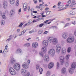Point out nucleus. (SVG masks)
<instances>
[{
  "instance_id": "1",
  "label": "nucleus",
  "mask_w": 76,
  "mask_h": 76,
  "mask_svg": "<svg viewBox=\"0 0 76 76\" xmlns=\"http://www.w3.org/2000/svg\"><path fill=\"white\" fill-rule=\"evenodd\" d=\"M47 41L48 43H51V41H52V42L54 45H56L58 43V40L56 38H49L48 39Z\"/></svg>"
},
{
  "instance_id": "2",
  "label": "nucleus",
  "mask_w": 76,
  "mask_h": 76,
  "mask_svg": "<svg viewBox=\"0 0 76 76\" xmlns=\"http://www.w3.org/2000/svg\"><path fill=\"white\" fill-rule=\"evenodd\" d=\"M30 63H31V60L29 59H28L26 63L25 62L23 64H22V66L23 68H24V69H28V67H29L28 66L29 65Z\"/></svg>"
},
{
  "instance_id": "3",
  "label": "nucleus",
  "mask_w": 76,
  "mask_h": 76,
  "mask_svg": "<svg viewBox=\"0 0 76 76\" xmlns=\"http://www.w3.org/2000/svg\"><path fill=\"white\" fill-rule=\"evenodd\" d=\"M62 37L63 38H74V36L73 35H71L69 37V35L68 34H66V33L64 32L62 34Z\"/></svg>"
},
{
  "instance_id": "4",
  "label": "nucleus",
  "mask_w": 76,
  "mask_h": 76,
  "mask_svg": "<svg viewBox=\"0 0 76 76\" xmlns=\"http://www.w3.org/2000/svg\"><path fill=\"white\" fill-rule=\"evenodd\" d=\"M13 67L16 71H19L20 69V65L19 64H15L13 65Z\"/></svg>"
},
{
  "instance_id": "5",
  "label": "nucleus",
  "mask_w": 76,
  "mask_h": 76,
  "mask_svg": "<svg viewBox=\"0 0 76 76\" xmlns=\"http://www.w3.org/2000/svg\"><path fill=\"white\" fill-rule=\"evenodd\" d=\"M56 53V51L55 50L53 49H51L49 50L48 53L49 54L50 56H53L54 55V54Z\"/></svg>"
},
{
  "instance_id": "6",
  "label": "nucleus",
  "mask_w": 76,
  "mask_h": 76,
  "mask_svg": "<svg viewBox=\"0 0 76 76\" xmlns=\"http://www.w3.org/2000/svg\"><path fill=\"white\" fill-rule=\"evenodd\" d=\"M56 48L57 53H59L60 52V50H61V45H57Z\"/></svg>"
},
{
  "instance_id": "7",
  "label": "nucleus",
  "mask_w": 76,
  "mask_h": 76,
  "mask_svg": "<svg viewBox=\"0 0 76 76\" xmlns=\"http://www.w3.org/2000/svg\"><path fill=\"white\" fill-rule=\"evenodd\" d=\"M43 60L46 62H48L50 60V58H49V56H48L47 54L45 55L43 57Z\"/></svg>"
},
{
  "instance_id": "8",
  "label": "nucleus",
  "mask_w": 76,
  "mask_h": 76,
  "mask_svg": "<svg viewBox=\"0 0 76 76\" xmlns=\"http://www.w3.org/2000/svg\"><path fill=\"white\" fill-rule=\"evenodd\" d=\"M15 53L16 54H22L23 53V51L20 48L18 49L16 51Z\"/></svg>"
},
{
  "instance_id": "9",
  "label": "nucleus",
  "mask_w": 76,
  "mask_h": 76,
  "mask_svg": "<svg viewBox=\"0 0 76 76\" xmlns=\"http://www.w3.org/2000/svg\"><path fill=\"white\" fill-rule=\"evenodd\" d=\"M15 13V9H11L10 14V17H12V16H14Z\"/></svg>"
},
{
  "instance_id": "10",
  "label": "nucleus",
  "mask_w": 76,
  "mask_h": 76,
  "mask_svg": "<svg viewBox=\"0 0 76 76\" xmlns=\"http://www.w3.org/2000/svg\"><path fill=\"white\" fill-rule=\"evenodd\" d=\"M71 68L72 69H75L76 68V62H75L72 63L71 65Z\"/></svg>"
},
{
  "instance_id": "11",
  "label": "nucleus",
  "mask_w": 76,
  "mask_h": 76,
  "mask_svg": "<svg viewBox=\"0 0 76 76\" xmlns=\"http://www.w3.org/2000/svg\"><path fill=\"white\" fill-rule=\"evenodd\" d=\"M38 44L37 42H34L32 44V47L33 48H37L38 47Z\"/></svg>"
},
{
  "instance_id": "12",
  "label": "nucleus",
  "mask_w": 76,
  "mask_h": 76,
  "mask_svg": "<svg viewBox=\"0 0 76 76\" xmlns=\"http://www.w3.org/2000/svg\"><path fill=\"white\" fill-rule=\"evenodd\" d=\"M74 40H75V39L74 38H68L66 39V41L68 43H70V42H73V41H74Z\"/></svg>"
},
{
  "instance_id": "13",
  "label": "nucleus",
  "mask_w": 76,
  "mask_h": 76,
  "mask_svg": "<svg viewBox=\"0 0 76 76\" xmlns=\"http://www.w3.org/2000/svg\"><path fill=\"white\" fill-rule=\"evenodd\" d=\"M10 62L11 64H15L16 63V59H15L12 56L11 57Z\"/></svg>"
},
{
  "instance_id": "14",
  "label": "nucleus",
  "mask_w": 76,
  "mask_h": 76,
  "mask_svg": "<svg viewBox=\"0 0 76 76\" xmlns=\"http://www.w3.org/2000/svg\"><path fill=\"white\" fill-rule=\"evenodd\" d=\"M59 59L61 63H64V57L63 56H61L59 57Z\"/></svg>"
},
{
  "instance_id": "15",
  "label": "nucleus",
  "mask_w": 76,
  "mask_h": 76,
  "mask_svg": "<svg viewBox=\"0 0 76 76\" xmlns=\"http://www.w3.org/2000/svg\"><path fill=\"white\" fill-rule=\"evenodd\" d=\"M73 70L75 69H73L72 68H69L68 71L70 74H71V75L73 74V73H74V71H73Z\"/></svg>"
},
{
  "instance_id": "16",
  "label": "nucleus",
  "mask_w": 76,
  "mask_h": 76,
  "mask_svg": "<svg viewBox=\"0 0 76 76\" xmlns=\"http://www.w3.org/2000/svg\"><path fill=\"white\" fill-rule=\"evenodd\" d=\"M21 73L22 75H24L25 73H26V70L24 69H22L20 70Z\"/></svg>"
},
{
  "instance_id": "17",
  "label": "nucleus",
  "mask_w": 76,
  "mask_h": 76,
  "mask_svg": "<svg viewBox=\"0 0 76 76\" xmlns=\"http://www.w3.org/2000/svg\"><path fill=\"white\" fill-rule=\"evenodd\" d=\"M48 41L47 40H44L42 42V45L44 46H48Z\"/></svg>"
},
{
  "instance_id": "18",
  "label": "nucleus",
  "mask_w": 76,
  "mask_h": 76,
  "mask_svg": "<svg viewBox=\"0 0 76 76\" xmlns=\"http://www.w3.org/2000/svg\"><path fill=\"white\" fill-rule=\"evenodd\" d=\"M27 6L28 4H27V3H26L23 4V7L24 8V12H25L26 11V9H27Z\"/></svg>"
},
{
  "instance_id": "19",
  "label": "nucleus",
  "mask_w": 76,
  "mask_h": 76,
  "mask_svg": "<svg viewBox=\"0 0 76 76\" xmlns=\"http://www.w3.org/2000/svg\"><path fill=\"white\" fill-rule=\"evenodd\" d=\"M54 66V63L50 62L48 65V68L50 69H51L52 67H53V66Z\"/></svg>"
},
{
  "instance_id": "20",
  "label": "nucleus",
  "mask_w": 76,
  "mask_h": 76,
  "mask_svg": "<svg viewBox=\"0 0 76 76\" xmlns=\"http://www.w3.org/2000/svg\"><path fill=\"white\" fill-rule=\"evenodd\" d=\"M61 72L63 73V74L66 73V67H64L62 68Z\"/></svg>"
},
{
  "instance_id": "21",
  "label": "nucleus",
  "mask_w": 76,
  "mask_h": 76,
  "mask_svg": "<svg viewBox=\"0 0 76 76\" xmlns=\"http://www.w3.org/2000/svg\"><path fill=\"white\" fill-rule=\"evenodd\" d=\"M42 50L44 53H46L47 52V48H45V47H42Z\"/></svg>"
},
{
  "instance_id": "22",
  "label": "nucleus",
  "mask_w": 76,
  "mask_h": 76,
  "mask_svg": "<svg viewBox=\"0 0 76 76\" xmlns=\"http://www.w3.org/2000/svg\"><path fill=\"white\" fill-rule=\"evenodd\" d=\"M39 55L41 57H44V53L42 51L39 52Z\"/></svg>"
},
{
  "instance_id": "23",
  "label": "nucleus",
  "mask_w": 76,
  "mask_h": 76,
  "mask_svg": "<svg viewBox=\"0 0 76 76\" xmlns=\"http://www.w3.org/2000/svg\"><path fill=\"white\" fill-rule=\"evenodd\" d=\"M65 65L66 67H68L69 65V60H67L65 63Z\"/></svg>"
},
{
  "instance_id": "24",
  "label": "nucleus",
  "mask_w": 76,
  "mask_h": 76,
  "mask_svg": "<svg viewBox=\"0 0 76 76\" xmlns=\"http://www.w3.org/2000/svg\"><path fill=\"white\" fill-rule=\"evenodd\" d=\"M10 73L11 75H16V72L14 70L10 72Z\"/></svg>"
},
{
  "instance_id": "25",
  "label": "nucleus",
  "mask_w": 76,
  "mask_h": 76,
  "mask_svg": "<svg viewBox=\"0 0 76 76\" xmlns=\"http://www.w3.org/2000/svg\"><path fill=\"white\" fill-rule=\"evenodd\" d=\"M23 47H29L30 46V43H26V44H24L23 45Z\"/></svg>"
},
{
  "instance_id": "26",
  "label": "nucleus",
  "mask_w": 76,
  "mask_h": 76,
  "mask_svg": "<svg viewBox=\"0 0 76 76\" xmlns=\"http://www.w3.org/2000/svg\"><path fill=\"white\" fill-rule=\"evenodd\" d=\"M4 14H5V13H3L2 14V18L4 19H6V16Z\"/></svg>"
},
{
  "instance_id": "27",
  "label": "nucleus",
  "mask_w": 76,
  "mask_h": 76,
  "mask_svg": "<svg viewBox=\"0 0 76 76\" xmlns=\"http://www.w3.org/2000/svg\"><path fill=\"white\" fill-rule=\"evenodd\" d=\"M39 72L40 74L41 75V74L42 73V72H43V69H42V68H40L39 69Z\"/></svg>"
},
{
  "instance_id": "28",
  "label": "nucleus",
  "mask_w": 76,
  "mask_h": 76,
  "mask_svg": "<svg viewBox=\"0 0 76 76\" xmlns=\"http://www.w3.org/2000/svg\"><path fill=\"white\" fill-rule=\"evenodd\" d=\"M10 1L11 4H15V0H10Z\"/></svg>"
},
{
  "instance_id": "29",
  "label": "nucleus",
  "mask_w": 76,
  "mask_h": 76,
  "mask_svg": "<svg viewBox=\"0 0 76 76\" xmlns=\"http://www.w3.org/2000/svg\"><path fill=\"white\" fill-rule=\"evenodd\" d=\"M72 48L71 47H69L68 48L67 50V51L68 53H70V51H71Z\"/></svg>"
},
{
  "instance_id": "30",
  "label": "nucleus",
  "mask_w": 76,
  "mask_h": 76,
  "mask_svg": "<svg viewBox=\"0 0 76 76\" xmlns=\"http://www.w3.org/2000/svg\"><path fill=\"white\" fill-rule=\"evenodd\" d=\"M43 32V30H40L38 31V34L39 35L40 34H42Z\"/></svg>"
},
{
  "instance_id": "31",
  "label": "nucleus",
  "mask_w": 76,
  "mask_h": 76,
  "mask_svg": "<svg viewBox=\"0 0 76 76\" xmlns=\"http://www.w3.org/2000/svg\"><path fill=\"white\" fill-rule=\"evenodd\" d=\"M44 25V23H41V24L37 25V27H38V26H39V27H40V28H41L42 26H43V25Z\"/></svg>"
},
{
  "instance_id": "32",
  "label": "nucleus",
  "mask_w": 76,
  "mask_h": 76,
  "mask_svg": "<svg viewBox=\"0 0 76 76\" xmlns=\"http://www.w3.org/2000/svg\"><path fill=\"white\" fill-rule=\"evenodd\" d=\"M4 20H1V25H4L5 23Z\"/></svg>"
},
{
  "instance_id": "33",
  "label": "nucleus",
  "mask_w": 76,
  "mask_h": 76,
  "mask_svg": "<svg viewBox=\"0 0 76 76\" xmlns=\"http://www.w3.org/2000/svg\"><path fill=\"white\" fill-rule=\"evenodd\" d=\"M3 5H7V3L6 1H3Z\"/></svg>"
},
{
  "instance_id": "34",
  "label": "nucleus",
  "mask_w": 76,
  "mask_h": 76,
  "mask_svg": "<svg viewBox=\"0 0 76 76\" xmlns=\"http://www.w3.org/2000/svg\"><path fill=\"white\" fill-rule=\"evenodd\" d=\"M41 6H44V5L42 4H39V6H37L36 7L37 8V9H39L41 8Z\"/></svg>"
},
{
  "instance_id": "35",
  "label": "nucleus",
  "mask_w": 76,
  "mask_h": 76,
  "mask_svg": "<svg viewBox=\"0 0 76 76\" xmlns=\"http://www.w3.org/2000/svg\"><path fill=\"white\" fill-rule=\"evenodd\" d=\"M50 71H48L46 73V76H50Z\"/></svg>"
},
{
  "instance_id": "36",
  "label": "nucleus",
  "mask_w": 76,
  "mask_h": 76,
  "mask_svg": "<svg viewBox=\"0 0 76 76\" xmlns=\"http://www.w3.org/2000/svg\"><path fill=\"white\" fill-rule=\"evenodd\" d=\"M70 55H67L66 56V58L67 61L68 60V59L69 58Z\"/></svg>"
},
{
  "instance_id": "37",
  "label": "nucleus",
  "mask_w": 76,
  "mask_h": 76,
  "mask_svg": "<svg viewBox=\"0 0 76 76\" xmlns=\"http://www.w3.org/2000/svg\"><path fill=\"white\" fill-rule=\"evenodd\" d=\"M49 28L50 29H54V28H57V26H53L52 27H49Z\"/></svg>"
},
{
  "instance_id": "38",
  "label": "nucleus",
  "mask_w": 76,
  "mask_h": 76,
  "mask_svg": "<svg viewBox=\"0 0 76 76\" xmlns=\"http://www.w3.org/2000/svg\"><path fill=\"white\" fill-rule=\"evenodd\" d=\"M14 70V69H13V68L10 67V69H9V72H10Z\"/></svg>"
},
{
  "instance_id": "39",
  "label": "nucleus",
  "mask_w": 76,
  "mask_h": 76,
  "mask_svg": "<svg viewBox=\"0 0 76 76\" xmlns=\"http://www.w3.org/2000/svg\"><path fill=\"white\" fill-rule=\"evenodd\" d=\"M57 69H59V67L60 66V63L58 62L57 64Z\"/></svg>"
},
{
  "instance_id": "40",
  "label": "nucleus",
  "mask_w": 76,
  "mask_h": 76,
  "mask_svg": "<svg viewBox=\"0 0 76 76\" xmlns=\"http://www.w3.org/2000/svg\"><path fill=\"white\" fill-rule=\"evenodd\" d=\"M62 53L63 55H65L66 54V51H62Z\"/></svg>"
},
{
  "instance_id": "41",
  "label": "nucleus",
  "mask_w": 76,
  "mask_h": 76,
  "mask_svg": "<svg viewBox=\"0 0 76 76\" xmlns=\"http://www.w3.org/2000/svg\"><path fill=\"white\" fill-rule=\"evenodd\" d=\"M36 69L37 70H38V69H39V64H37L36 65Z\"/></svg>"
},
{
  "instance_id": "42",
  "label": "nucleus",
  "mask_w": 76,
  "mask_h": 76,
  "mask_svg": "<svg viewBox=\"0 0 76 76\" xmlns=\"http://www.w3.org/2000/svg\"><path fill=\"white\" fill-rule=\"evenodd\" d=\"M25 32H26V30L24 29L23 31L21 32V34H24Z\"/></svg>"
},
{
  "instance_id": "43",
  "label": "nucleus",
  "mask_w": 76,
  "mask_h": 76,
  "mask_svg": "<svg viewBox=\"0 0 76 76\" xmlns=\"http://www.w3.org/2000/svg\"><path fill=\"white\" fill-rule=\"evenodd\" d=\"M29 75H30V73L29 72H27V74L26 75H24V76H29Z\"/></svg>"
},
{
  "instance_id": "44",
  "label": "nucleus",
  "mask_w": 76,
  "mask_h": 76,
  "mask_svg": "<svg viewBox=\"0 0 76 76\" xmlns=\"http://www.w3.org/2000/svg\"><path fill=\"white\" fill-rule=\"evenodd\" d=\"M19 0L17 1V3L16 4V6H19Z\"/></svg>"
},
{
  "instance_id": "45",
  "label": "nucleus",
  "mask_w": 76,
  "mask_h": 76,
  "mask_svg": "<svg viewBox=\"0 0 76 76\" xmlns=\"http://www.w3.org/2000/svg\"><path fill=\"white\" fill-rule=\"evenodd\" d=\"M50 12H51L50 11H48L47 12H46V15H49L50 13Z\"/></svg>"
},
{
  "instance_id": "46",
  "label": "nucleus",
  "mask_w": 76,
  "mask_h": 76,
  "mask_svg": "<svg viewBox=\"0 0 76 76\" xmlns=\"http://www.w3.org/2000/svg\"><path fill=\"white\" fill-rule=\"evenodd\" d=\"M63 7V5H61L59 6V7H58V8L61 9V8H62Z\"/></svg>"
},
{
  "instance_id": "47",
  "label": "nucleus",
  "mask_w": 76,
  "mask_h": 76,
  "mask_svg": "<svg viewBox=\"0 0 76 76\" xmlns=\"http://www.w3.org/2000/svg\"><path fill=\"white\" fill-rule=\"evenodd\" d=\"M4 8L6 9L7 8V5H4Z\"/></svg>"
},
{
  "instance_id": "48",
  "label": "nucleus",
  "mask_w": 76,
  "mask_h": 76,
  "mask_svg": "<svg viewBox=\"0 0 76 76\" xmlns=\"http://www.w3.org/2000/svg\"><path fill=\"white\" fill-rule=\"evenodd\" d=\"M62 51H66V48H63L62 49Z\"/></svg>"
},
{
  "instance_id": "49",
  "label": "nucleus",
  "mask_w": 76,
  "mask_h": 76,
  "mask_svg": "<svg viewBox=\"0 0 76 76\" xmlns=\"http://www.w3.org/2000/svg\"><path fill=\"white\" fill-rule=\"evenodd\" d=\"M33 1L34 2V4H37L38 2V1H37V0H34Z\"/></svg>"
},
{
  "instance_id": "50",
  "label": "nucleus",
  "mask_w": 76,
  "mask_h": 76,
  "mask_svg": "<svg viewBox=\"0 0 76 76\" xmlns=\"http://www.w3.org/2000/svg\"><path fill=\"white\" fill-rule=\"evenodd\" d=\"M18 14L19 15H20V12H21V8H20V9H19L18 10Z\"/></svg>"
},
{
  "instance_id": "51",
  "label": "nucleus",
  "mask_w": 76,
  "mask_h": 76,
  "mask_svg": "<svg viewBox=\"0 0 76 76\" xmlns=\"http://www.w3.org/2000/svg\"><path fill=\"white\" fill-rule=\"evenodd\" d=\"M11 40V39L10 38H9L8 39L6 40V42H7L8 41H10Z\"/></svg>"
},
{
  "instance_id": "52",
  "label": "nucleus",
  "mask_w": 76,
  "mask_h": 76,
  "mask_svg": "<svg viewBox=\"0 0 76 76\" xmlns=\"http://www.w3.org/2000/svg\"><path fill=\"white\" fill-rule=\"evenodd\" d=\"M73 13V11H70L69 13V15H72V13Z\"/></svg>"
},
{
  "instance_id": "53",
  "label": "nucleus",
  "mask_w": 76,
  "mask_h": 76,
  "mask_svg": "<svg viewBox=\"0 0 76 76\" xmlns=\"http://www.w3.org/2000/svg\"><path fill=\"white\" fill-rule=\"evenodd\" d=\"M23 25V24L22 23H20V25H19L18 27H21V26Z\"/></svg>"
},
{
  "instance_id": "54",
  "label": "nucleus",
  "mask_w": 76,
  "mask_h": 76,
  "mask_svg": "<svg viewBox=\"0 0 76 76\" xmlns=\"http://www.w3.org/2000/svg\"><path fill=\"white\" fill-rule=\"evenodd\" d=\"M48 31H45L43 33V34H48Z\"/></svg>"
},
{
  "instance_id": "55",
  "label": "nucleus",
  "mask_w": 76,
  "mask_h": 76,
  "mask_svg": "<svg viewBox=\"0 0 76 76\" xmlns=\"http://www.w3.org/2000/svg\"><path fill=\"white\" fill-rule=\"evenodd\" d=\"M54 37L53 36H49L48 37V38H53Z\"/></svg>"
},
{
  "instance_id": "56",
  "label": "nucleus",
  "mask_w": 76,
  "mask_h": 76,
  "mask_svg": "<svg viewBox=\"0 0 76 76\" xmlns=\"http://www.w3.org/2000/svg\"><path fill=\"white\" fill-rule=\"evenodd\" d=\"M28 22L30 23H32V20H30L28 21Z\"/></svg>"
},
{
  "instance_id": "57",
  "label": "nucleus",
  "mask_w": 76,
  "mask_h": 76,
  "mask_svg": "<svg viewBox=\"0 0 76 76\" xmlns=\"http://www.w3.org/2000/svg\"><path fill=\"white\" fill-rule=\"evenodd\" d=\"M67 3L69 4H70V3H72V1H71V0H69V1H68Z\"/></svg>"
},
{
  "instance_id": "58",
  "label": "nucleus",
  "mask_w": 76,
  "mask_h": 76,
  "mask_svg": "<svg viewBox=\"0 0 76 76\" xmlns=\"http://www.w3.org/2000/svg\"><path fill=\"white\" fill-rule=\"evenodd\" d=\"M33 32H36V31H37V30L36 29H34L33 30Z\"/></svg>"
},
{
  "instance_id": "59",
  "label": "nucleus",
  "mask_w": 76,
  "mask_h": 76,
  "mask_svg": "<svg viewBox=\"0 0 76 76\" xmlns=\"http://www.w3.org/2000/svg\"><path fill=\"white\" fill-rule=\"evenodd\" d=\"M72 24H73V25H76V23H75V21L72 22Z\"/></svg>"
},
{
  "instance_id": "60",
  "label": "nucleus",
  "mask_w": 76,
  "mask_h": 76,
  "mask_svg": "<svg viewBox=\"0 0 76 76\" xmlns=\"http://www.w3.org/2000/svg\"><path fill=\"white\" fill-rule=\"evenodd\" d=\"M33 13H34V15H35V14L36 13H37V11H33Z\"/></svg>"
},
{
  "instance_id": "61",
  "label": "nucleus",
  "mask_w": 76,
  "mask_h": 76,
  "mask_svg": "<svg viewBox=\"0 0 76 76\" xmlns=\"http://www.w3.org/2000/svg\"><path fill=\"white\" fill-rule=\"evenodd\" d=\"M67 8H68V7H64L63 8L61 9V10H64V9H67Z\"/></svg>"
},
{
  "instance_id": "62",
  "label": "nucleus",
  "mask_w": 76,
  "mask_h": 76,
  "mask_svg": "<svg viewBox=\"0 0 76 76\" xmlns=\"http://www.w3.org/2000/svg\"><path fill=\"white\" fill-rule=\"evenodd\" d=\"M69 25V23H67L65 25L64 27H66V26H67Z\"/></svg>"
},
{
  "instance_id": "63",
  "label": "nucleus",
  "mask_w": 76,
  "mask_h": 76,
  "mask_svg": "<svg viewBox=\"0 0 76 76\" xmlns=\"http://www.w3.org/2000/svg\"><path fill=\"white\" fill-rule=\"evenodd\" d=\"M4 51L5 52H7V48H5L4 49Z\"/></svg>"
},
{
  "instance_id": "64",
  "label": "nucleus",
  "mask_w": 76,
  "mask_h": 76,
  "mask_svg": "<svg viewBox=\"0 0 76 76\" xmlns=\"http://www.w3.org/2000/svg\"><path fill=\"white\" fill-rule=\"evenodd\" d=\"M60 4H61V2H58V6H59V5H60Z\"/></svg>"
}]
</instances>
